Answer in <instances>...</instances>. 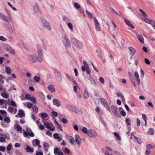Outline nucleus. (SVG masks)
I'll return each mask as SVG.
<instances>
[{
  "label": "nucleus",
  "mask_w": 155,
  "mask_h": 155,
  "mask_svg": "<svg viewBox=\"0 0 155 155\" xmlns=\"http://www.w3.org/2000/svg\"><path fill=\"white\" fill-rule=\"evenodd\" d=\"M145 63L148 65H150V61L147 58H145L144 59Z\"/></svg>",
  "instance_id": "obj_56"
},
{
  "label": "nucleus",
  "mask_w": 155,
  "mask_h": 155,
  "mask_svg": "<svg viewBox=\"0 0 155 155\" xmlns=\"http://www.w3.org/2000/svg\"><path fill=\"white\" fill-rule=\"evenodd\" d=\"M7 4L14 11H16L17 10V9L13 6L9 2H7Z\"/></svg>",
  "instance_id": "obj_40"
},
{
  "label": "nucleus",
  "mask_w": 155,
  "mask_h": 155,
  "mask_svg": "<svg viewBox=\"0 0 155 155\" xmlns=\"http://www.w3.org/2000/svg\"><path fill=\"white\" fill-rule=\"evenodd\" d=\"M25 150L27 152H30V153H32L34 151V149L33 148H31L29 146H27L25 148Z\"/></svg>",
  "instance_id": "obj_17"
},
{
  "label": "nucleus",
  "mask_w": 155,
  "mask_h": 155,
  "mask_svg": "<svg viewBox=\"0 0 155 155\" xmlns=\"http://www.w3.org/2000/svg\"><path fill=\"white\" fill-rule=\"evenodd\" d=\"M83 64L84 66H82L81 67L82 70L83 71H85V68L89 67V66L87 62L85 61H83Z\"/></svg>",
  "instance_id": "obj_14"
},
{
  "label": "nucleus",
  "mask_w": 155,
  "mask_h": 155,
  "mask_svg": "<svg viewBox=\"0 0 155 155\" xmlns=\"http://www.w3.org/2000/svg\"><path fill=\"white\" fill-rule=\"evenodd\" d=\"M53 104L57 107H59L61 105L60 101L57 99H54L53 100Z\"/></svg>",
  "instance_id": "obj_10"
},
{
  "label": "nucleus",
  "mask_w": 155,
  "mask_h": 155,
  "mask_svg": "<svg viewBox=\"0 0 155 155\" xmlns=\"http://www.w3.org/2000/svg\"><path fill=\"white\" fill-rule=\"evenodd\" d=\"M42 22L44 26L47 28L48 30H50L51 29V27L50 25L45 20H42Z\"/></svg>",
  "instance_id": "obj_8"
},
{
  "label": "nucleus",
  "mask_w": 155,
  "mask_h": 155,
  "mask_svg": "<svg viewBox=\"0 0 155 155\" xmlns=\"http://www.w3.org/2000/svg\"><path fill=\"white\" fill-rule=\"evenodd\" d=\"M135 139L136 140L137 142L139 144H140L142 143V141L140 139L137 137H134Z\"/></svg>",
  "instance_id": "obj_28"
},
{
  "label": "nucleus",
  "mask_w": 155,
  "mask_h": 155,
  "mask_svg": "<svg viewBox=\"0 0 155 155\" xmlns=\"http://www.w3.org/2000/svg\"><path fill=\"white\" fill-rule=\"evenodd\" d=\"M84 96L85 98H87L89 97L88 93L86 90L84 91Z\"/></svg>",
  "instance_id": "obj_31"
},
{
  "label": "nucleus",
  "mask_w": 155,
  "mask_h": 155,
  "mask_svg": "<svg viewBox=\"0 0 155 155\" xmlns=\"http://www.w3.org/2000/svg\"><path fill=\"white\" fill-rule=\"evenodd\" d=\"M52 114L54 117H56L58 115V113L54 111H53L52 112Z\"/></svg>",
  "instance_id": "obj_62"
},
{
  "label": "nucleus",
  "mask_w": 155,
  "mask_h": 155,
  "mask_svg": "<svg viewBox=\"0 0 155 155\" xmlns=\"http://www.w3.org/2000/svg\"><path fill=\"white\" fill-rule=\"evenodd\" d=\"M10 104L12 106L17 107L16 103L15 101H11Z\"/></svg>",
  "instance_id": "obj_53"
},
{
  "label": "nucleus",
  "mask_w": 155,
  "mask_h": 155,
  "mask_svg": "<svg viewBox=\"0 0 155 155\" xmlns=\"http://www.w3.org/2000/svg\"><path fill=\"white\" fill-rule=\"evenodd\" d=\"M82 131V132L83 133H84V134H86V133L87 134V132H88L87 129L86 127H84L83 128Z\"/></svg>",
  "instance_id": "obj_44"
},
{
  "label": "nucleus",
  "mask_w": 155,
  "mask_h": 155,
  "mask_svg": "<svg viewBox=\"0 0 155 155\" xmlns=\"http://www.w3.org/2000/svg\"><path fill=\"white\" fill-rule=\"evenodd\" d=\"M66 107L68 108L70 110L72 111H76V108L72 105L70 104H67L66 105Z\"/></svg>",
  "instance_id": "obj_20"
},
{
  "label": "nucleus",
  "mask_w": 155,
  "mask_h": 155,
  "mask_svg": "<svg viewBox=\"0 0 155 155\" xmlns=\"http://www.w3.org/2000/svg\"><path fill=\"white\" fill-rule=\"evenodd\" d=\"M5 49L7 51L11 54H14L15 53L14 50L8 45H6L5 47Z\"/></svg>",
  "instance_id": "obj_6"
},
{
  "label": "nucleus",
  "mask_w": 155,
  "mask_h": 155,
  "mask_svg": "<svg viewBox=\"0 0 155 155\" xmlns=\"http://www.w3.org/2000/svg\"><path fill=\"white\" fill-rule=\"evenodd\" d=\"M66 76L68 79L72 81L74 84H75L76 86L78 85L76 82L75 81L72 77L68 74H66Z\"/></svg>",
  "instance_id": "obj_13"
},
{
  "label": "nucleus",
  "mask_w": 155,
  "mask_h": 155,
  "mask_svg": "<svg viewBox=\"0 0 155 155\" xmlns=\"http://www.w3.org/2000/svg\"><path fill=\"white\" fill-rule=\"evenodd\" d=\"M40 79V77L37 76H35L34 78V80L36 82H38Z\"/></svg>",
  "instance_id": "obj_37"
},
{
  "label": "nucleus",
  "mask_w": 155,
  "mask_h": 155,
  "mask_svg": "<svg viewBox=\"0 0 155 155\" xmlns=\"http://www.w3.org/2000/svg\"><path fill=\"white\" fill-rule=\"evenodd\" d=\"M75 141L78 145H80L81 141V139L79 136L77 135H75Z\"/></svg>",
  "instance_id": "obj_11"
},
{
  "label": "nucleus",
  "mask_w": 155,
  "mask_h": 155,
  "mask_svg": "<svg viewBox=\"0 0 155 155\" xmlns=\"http://www.w3.org/2000/svg\"><path fill=\"white\" fill-rule=\"evenodd\" d=\"M26 131L28 134V135L31 137H33L34 136V134L32 131L29 128H26Z\"/></svg>",
  "instance_id": "obj_19"
},
{
  "label": "nucleus",
  "mask_w": 155,
  "mask_h": 155,
  "mask_svg": "<svg viewBox=\"0 0 155 155\" xmlns=\"http://www.w3.org/2000/svg\"><path fill=\"white\" fill-rule=\"evenodd\" d=\"M68 139L70 141L71 143L72 144H73L74 142V138L71 136H69Z\"/></svg>",
  "instance_id": "obj_24"
},
{
  "label": "nucleus",
  "mask_w": 155,
  "mask_h": 155,
  "mask_svg": "<svg viewBox=\"0 0 155 155\" xmlns=\"http://www.w3.org/2000/svg\"><path fill=\"white\" fill-rule=\"evenodd\" d=\"M12 146L11 144H9L6 147V150L8 151L10 150Z\"/></svg>",
  "instance_id": "obj_52"
},
{
  "label": "nucleus",
  "mask_w": 155,
  "mask_h": 155,
  "mask_svg": "<svg viewBox=\"0 0 155 155\" xmlns=\"http://www.w3.org/2000/svg\"><path fill=\"white\" fill-rule=\"evenodd\" d=\"M54 122H55V123L58 126V127L60 128V130H61L63 131V130L61 126V125H60L56 120H54Z\"/></svg>",
  "instance_id": "obj_43"
},
{
  "label": "nucleus",
  "mask_w": 155,
  "mask_h": 155,
  "mask_svg": "<svg viewBox=\"0 0 155 155\" xmlns=\"http://www.w3.org/2000/svg\"><path fill=\"white\" fill-rule=\"evenodd\" d=\"M130 79L132 83L133 84V86L135 87L137 85L135 83V81L134 77L132 78H130Z\"/></svg>",
  "instance_id": "obj_29"
},
{
  "label": "nucleus",
  "mask_w": 155,
  "mask_h": 155,
  "mask_svg": "<svg viewBox=\"0 0 155 155\" xmlns=\"http://www.w3.org/2000/svg\"><path fill=\"white\" fill-rule=\"evenodd\" d=\"M136 36L138 39L142 43H143L144 42V38L142 36L138 34H136Z\"/></svg>",
  "instance_id": "obj_15"
},
{
  "label": "nucleus",
  "mask_w": 155,
  "mask_h": 155,
  "mask_svg": "<svg viewBox=\"0 0 155 155\" xmlns=\"http://www.w3.org/2000/svg\"><path fill=\"white\" fill-rule=\"evenodd\" d=\"M48 89L51 92L53 93L55 91V89L53 85L50 84L48 87Z\"/></svg>",
  "instance_id": "obj_12"
},
{
  "label": "nucleus",
  "mask_w": 155,
  "mask_h": 155,
  "mask_svg": "<svg viewBox=\"0 0 155 155\" xmlns=\"http://www.w3.org/2000/svg\"><path fill=\"white\" fill-rule=\"evenodd\" d=\"M43 147L44 148L45 150L46 151H48V148L49 147V146L48 143L46 142H44L43 143Z\"/></svg>",
  "instance_id": "obj_22"
},
{
  "label": "nucleus",
  "mask_w": 155,
  "mask_h": 155,
  "mask_svg": "<svg viewBox=\"0 0 155 155\" xmlns=\"http://www.w3.org/2000/svg\"><path fill=\"white\" fill-rule=\"evenodd\" d=\"M5 69L6 73L9 75L11 74V70L9 67H5Z\"/></svg>",
  "instance_id": "obj_26"
},
{
  "label": "nucleus",
  "mask_w": 155,
  "mask_h": 155,
  "mask_svg": "<svg viewBox=\"0 0 155 155\" xmlns=\"http://www.w3.org/2000/svg\"><path fill=\"white\" fill-rule=\"evenodd\" d=\"M101 104L109 111H110V107L107 101L104 98H101L100 99Z\"/></svg>",
  "instance_id": "obj_3"
},
{
  "label": "nucleus",
  "mask_w": 155,
  "mask_h": 155,
  "mask_svg": "<svg viewBox=\"0 0 155 155\" xmlns=\"http://www.w3.org/2000/svg\"><path fill=\"white\" fill-rule=\"evenodd\" d=\"M33 10L36 13L38 12L39 11V9L37 5H35L34 6Z\"/></svg>",
  "instance_id": "obj_27"
},
{
  "label": "nucleus",
  "mask_w": 155,
  "mask_h": 155,
  "mask_svg": "<svg viewBox=\"0 0 155 155\" xmlns=\"http://www.w3.org/2000/svg\"><path fill=\"white\" fill-rule=\"evenodd\" d=\"M124 21L126 24L129 28L133 29L135 28L134 26L131 24L129 20L125 19Z\"/></svg>",
  "instance_id": "obj_9"
},
{
  "label": "nucleus",
  "mask_w": 155,
  "mask_h": 155,
  "mask_svg": "<svg viewBox=\"0 0 155 155\" xmlns=\"http://www.w3.org/2000/svg\"><path fill=\"white\" fill-rule=\"evenodd\" d=\"M137 125L138 127H139L140 125V120L138 118H137Z\"/></svg>",
  "instance_id": "obj_57"
},
{
  "label": "nucleus",
  "mask_w": 155,
  "mask_h": 155,
  "mask_svg": "<svg viewBox=\"0 0 155 155\" xmlns=\"http://www.w3.org/2000/svg\"><path fill=\"white\" fill-rule=\"evenodd\" d=\"M87 135L91 138L95 137L97 136V134L96 131L92 129L88 130Z\"/></svg>",
  "instance_id": "obj_4"
},
{
  "label": "nucleus",
  "mask_w": 155,
  "mask_h": 155,
  "mask_svg": "<svg viewBox=\"0 0 155 155\" xmlns=\"http://www.w3.org/2000/svg\"><path fill=\"white\" fill-rule=\"evenodd\" d=\"M59 151L58 148V147H56L54 149V153L55 155H57Z\"/></svg>",
  "instance_id": "obj_42"
},
{
  "label": "nucleus",
  "mask_w": 155,
  "mask_h": 155,
  "mask_svg": "<svg viewBox=\"0 0 155 155\" xmlns=\"http://www.w3.org/2000/svg\"><path fill=\"white\" fill-rule=\"evenodd\" d=\"M45 126L48 129L50 126L49 124L47 122H45L44 124Z\"/></svg>",
  "instance_id": "obj_51"
},
{
  "label": "nucleus",
  "mask_w": 155,
  "mask_h": 155,
  "mask_svg": "<svg viewBox=\"0 0 155 155\" xmlns=\"http://www.w3.org/2000/svg\"><path fill=\"white\" fill-rule=\"evenodd\" d=\"M18 115L19 117L20 118H21L25 116L24 112L22 110H19L18 111Z\"/></svg>",
  "instance_id": "obj_21"
},
{
  "label": "nucleus",
  "mask_w": 155,
  "mask_h": 155,
  "mask_svg": "<svg viewBox=\"0 0 155 155\" xmlns=\"http://www.w3.org/2000/svg\"><path fill=\"white\" fill-rule=\"evenodd\" d=\"M71 41L72 44V47L74 49H77L78 48L81 49L82 48V44L80 41L77 39L72 38Z\"/></svg>",
  "instance_id": "obj_2"
},
{
  "label": "nucleus",
  "mask_w": 155,
  "mask_h": 155,
  "mask_svg": "<svg viewBox=\"0 0 155 155\" xmlns=\"http://www.w3.org/2000/svg\"><path fill=\"white\" fill-rule=\"evenodd\" d=\"M37 52L39 58H37V55L34 54H31L28 56V60L29 62L31 63H35L37 61L40 62L42 61L43 56V50L41 48V45L38 44L37 45Z\"/></svg>",
  "instance_id": "obj_1"
},
{
  "label": "nucleus",
  "mask_w": 155,
  "mask_h": 155,
  "mask_svg": "<svg viewBox=\"0 0 155 155\" xmlns=\"http://www.w3.org/2000/svg\"><path fill=\"white\" fill-rule=\"evenodd\" d=\"M152 27L155 29V22L152 21L150 22V24Z\"/></svg>",
  "instance_id": "obj_54"
},
{
  "label": "nucleus",
  "mask_w": 155,
  "mask_h": 155,
  "mask_svg": "<svg viewBox=\"0 0 155 155\" xmlns=\"http://www.w3.org/2000/svg\"><path fill=\"white\" fill-rule=\"evenodd\" d=\"M0 40L3 41H6L7 39L3 36H0Z\"/></svg>",
  "instance_id": "obj_63"
},
{
  "label": "nucleus",
  "mask_w": 155,
  "mask_h": 155,
  "mask_svg": "<svg viewBox=\"0 0 155 155\" xmlns=\"http://www.w3.org/2000/svg\"><path fill=\"white\" fill-rule=\"evenodd\" d=\"M0 18L3 20L9 23L7 17H6L5 15L2 14Z\"/></svg>",
  "instance_id": "obj_23"
},
{
  "label": "nucleus",
  "mask_w": 155,
  "mask_h": 155,
  "mask_svg": "<svg viewBox=\"0 0 155 155\" xmlns=\"http://www.w3.org/2000/svg\"><path fill=\"white\" fill-rule=\"evenodd\" d=\"M117 95L118 97H120L122 100H124V98L123 94L121 93H117Z\"/></svg>",
  "instance_id": "obj_39"
},
{
  "label": "nucleus",
  "mask_w": 155,
  "mask_h": 155,
  "mask_svg": "<svg viewBox=\"0 0 155 155\" xmlns=\"http://www.w3.org/2000/svg\"><path fill=\"white\" fill-rule=\"evenodd\" d=\"M53 136L54 138L55 139H58V137H59L58 135V134L57 133H55L53 134Z\"/></svg>",
  "instance_id": "obj_59"
},
{
  "label": "nucleus",
  "mask_w": 155,
  "mask_h": 155,
  "mask_svg": "<svg viewBox=\"0 0 155 155\" xmlns=\"http://www.w3.org/2000/svg\"><path fill=\"white\" fill-rule=\"evenodd\" d=\"M141 77L143 78L144 75V72L142 69H141L140 71Z\"/></svg>",
  "instance_id": "obj_48"
},
{
  "label": "nucleus",
  "mask_w": 155,
  "mask_h": 155,
  "mask_svg": "<svg viewBox=\"0 0 155 155\" xmlns=\"http://www.w3.org/2000/svg\"><path fill=\"white\" fill-rule=\"evenodd\" d=\"M14 110V108L13 107H9L8 108L7 110L9 112L11 113H12Z\"/></svg>",
  "instance_id": "obj_35"
},
{
  "label": "nucleus",
  "mask_w": 155,
  "mask_h": 155,
  "mask_svg": "<svg viewBox=\"0 0 155 155\" xmlns=\"http://www.w3.org/2000/svg\"><path fill=\"white\" fill-rule=\"evenodd\" d=\"M94 21V25L95 26V28L96 31H100L101 30L100 27V25L98 21L95 17L93 18Z\"/></svg>",
  "instance_id": "obj_5"
},
{
  "label": "nucleus",
  "mask_w": 155,
  "mask_h": 155,
  "mask_svg": "<svg viewBox=\"0 0 155 155\" xmlns=\"http://www.w3.org/2000/svg\"><path fill=\"white\" fill-rule=\"evenodd\" d=\"M111 108L112 111L117 117H119L120 116V115L117 113V108L115 106H112Z\"/></svg>",
  "instance_id": "obj_7"
},
{
  "label": "nucleus",
  "mask_w": 155,
  "mask_h": 155,
  "mask_svg": "<svg viewBox=\"0 0 155 155\" xmlns=\"http://www.w3.org/2000/svg\"><path fill=\"white\" fill-rule=\"evenodd\" d=\"M30 101H32L33 103H35L36 102V100L35 97H31L30 99Z\"/></svg>",
  "instance_id": "obj_46"
},
{
  "label": "nucleus",
  "mask_w": 155,
  "mask_h": 155,
  "mask_svg": "<svg viewBox=\"0 0 155 155\" xmlns=\"http://www.w3.org/2000/svg\"><path fill=\"white\" fill-rule=\"evenodd\" d=\"M85 71H86V72L87 74H88L90 75L91 73V71L89 67L86 68Z\"/></svg>",
  "instance_id": "obj_47"
},
{
  "label": "nucleus",
  "mask_w": 155,
  "mask_h": 155,
  "mask_svg": "<svg viewBox=\"0 0 155 155\" xmlns=\"http://www.w3.org/2000/svg\"><path fill=\"white\" fill-rule=\"evenodd\" d=\"M1 95L4 98H7L8 97V95L7 94V93H2Z\"/></svg>",
  "instance_id": "obj_49"
},
{
  "label": "nucleus",
  "mask_w": 155,
  "mask_h": 155,
  "mask_svg": "<svg viewBox=\"0 0 155 155\" xmlns=\"http://www.w3.org/2000/svg\"><path fill=\"white\" fill-rule=\"evenodd\" d=\"M39 115L41 116L42 119L46 118L48 115L46 113H42L41 114V115L40 114H39Z\"/></svg>",
  "instance_id": "obj_25"
},
{
  "label": "nucleus",
  "mask_w": 155,
  "mask_h": 155,
  "mask_svg": "<svg viewBox=\"0 0 155 155\" xmlns=\"http://www.w3.org/2000/svg\"><path fill=\"white\" fill-rule=\"evenodd\" d=\"M74 6L77 9L80 8L81 7L80 5L77 3H74Z\"/></svg>",
  "instance_id": "obj_45"
},
{
  "label": "nucleus",
  "mask_w": 155,
  "mask_h": 155,
  "mask_svg": "<svg viewBox=\"0 0 155 155\" xmlns=\"http://www.w3.org/2000/svg\"><path fill=\"white\" fill-rule=\"evenodd\" d=\"M99 81L102 84H104V79L102 77H100L99 78Z\"/></svg>",
  "instance_id": "obj_64"
},
{
  "label": "nucleus",
  "mask_w": 155,
  "mask_h": 155,
  "mask_svg": "<svg viewBox=\"0 0 155 155\" xmlns=\"http://www.w3.org/2000/svg\"><path fill=\"white\" fill-rule=\"evenodd\" d=\"M27 107L29 108H31L32 107V104L30 102H27Z\"/></svg>",
  "instance_id": "obj_61"
},
{
  "label": "nucleus",
  "mask_w": 155,
  "mask_h": 155,
  "mask_svg": "<svg viewBox=\"0 0 155 155\" xmlns=\"http://www.w3.org/2000/svg\"><path fill=\"white\" fill-rule=\"evenodd\" d=\"M87 79L88 80H90L91 83L93 84H95V81L94 79L91 77V76L90 75L89 77L87 78Z\"/></svg>",
  "instance_id": "obj_30"
},
{
  "label": "nucleus",
  "mask_w": 155,
  "mask_h": 155,
  "mask_svg": "<svg viewBox=\"0 0 155 155\" xmlns=\"http://www.w3.org/2000/svg\"><path fill=\"white\" fill-rule=\"evenodd\" d=\"M33 141L35 142V144H36V145H38V144H40V141L38 139H34L33 140Z\"/></svg>",
  "instance_id": "obj_55"
},
{
  "label": "nucleus",
  "mask_w": 155,
  "mask_h": 155,
  "mask_svg": "<svg viewBox=\"0 0 155 155\" xmlns=\"http://www.w3.org/2000/svg\"><path fill=\"white\" fill-rule=\"evenodd\" d=\"M154 131L152 128H150L149 130L148 134L150 135H153L154 134Z\"/></svg>",
  "instance_id": "obj_34"
},
{
  "label": "nucleus",
  "mask_w": 155,
  "mask_h": 155,
  "mask_svg": "<svg viewBox=\"0 0 155 155\" xmlns=\"http://www.w3.org/2000/svg\"><path fill=\"white\" fill-rule=\"evenodd\" d=\"M126 122L127 125H130V121L129 119L127 118L126 119Z\"/></svg>",
  "instance_id": "obj_50"
},
{
  "label": "nucleus",
  "mask_w": 155,
  "mask_h": 155,
  "mask_svg": "<svg viewBox=\"0 0 155 155\" xmlns=\"http://www.w3.org/2000/svg\"><path fill=\"white\" fill-rule=\"evenodd\" d=\"M86 13L88 17L90 18H92L93 17V15L92 14L89 12L87 10L86 11Z\"/></svg>",
  "instance_id": "obj_32"
},
{
  "label": "nucleus",
  "mask_w": 155,
  "mask_h": 155,
  "mask_svg": "<svg viewBox=\"0 0 155 155\" xmlns=\"http://www.w3.org/2000/svg\"><path fill=\"white\" fill-rule=\"evenodd\" d=\"M16 129L17 130L19 131H21L22 130V128L19 125H18L17 126Z\"/></svg>",
  "instance_id": "obj_60"
},
{
  "label": "nucleus",
  "mask_w": 155,
  "mask_h": 155,
  "mask_svg": "<svg viewBox=\"0 0 155 155\" xmlns=\"http://www.w3.org/2000/svg\"><path fill=\"white\" fill-rule=\"evenodd\" d=\"M4 121L5 123H8L10 121V119L9 117H5L4 118Z\"/></svg>",
  "instance_id": "obj_38"
},
{
  "label": "nucleus",
  "mask_w": 155,
  "mask_h": 155,
  "mask_svg": "<svg viewBox=\"0 0 155 155\" xmlns=\"http://www.w3.org/2000/svg\"><path fill=\"white\" fill-rule=\"evenodd\" d=\"M146 148L147 149H153L154 148V147L151 144H148L146 145Z\"/></svg>",
  "instance_id": "obj_41"
},
{
  "label": "nucleus",
  "mask_w": 155,
  "mask_h": 155,
  "mask_svg": "<svg viewBox=\"0 0 155 155\" xmlns=\"http://www.w3.org/2000/svg\"><path fill=\"white\" fill-rule=\"evenodd\" d=\"M31 97L30 95L28 94H27L25 95V98L27 100H30L31 98Z\"/></svg>",
  "instance_id": "obj_58"
},
{
  "label": "nucleus",
  "mask_w": 155,
  "mask_h": 155,
  "mask_svg": "<svg viewBox=\"0 0 155 155\" xmlns=\"http://www.w3.org/2000/svg\"><path fill=\"white\" fill-rule=\"evenodd\" d=\"M32 109L33 111L35 113H36L38 112V107L35 105L34 106L32 107Z\"/></svg>",
  "instance_id": "obj_36"
},
{
  "label": "nucleus",
  "mask_w": 155,
  "mask_h": 155,
  "mask_svg": "<svg viewBox=\"0 0 155 155\" xmlns=\"http://www.w3.org/2000/svg\"><path fill=\"white\" fill-rule=\"evenodd\" d=\"M134 76L137 81V82L138 85H139L140 83V81L139 78L138 74L137 71L135 72Z\"/></svg>",
  "instance_id": "obj_18"
},
{
  "label": "nucleus",
  "mask_w": 155,
  "mask_h": 155,
  "mask_svg": "<svg viewBox=\"0 0 155 155\" xmlns=\"http://www.w3.org/2000/svg\"><path fill=\"white\" fill-rule=\"evenodd\" d=\"M146 15L144 16V21H145L146 22V23H148V24H150V22H151V21H152V20H151L149 21V20H148V19L146 17Z\"/></svg>",
  "instance_id": "obj_33"
},
{
  "label": "nucleus",
  "mask_w": 155,
  "mask_h": 155,
  "mask_svg": "<svg viewBox=\"0 0 155 155\" xmlns=\"http://www.w3.org/2000/svg\"><path fill=\"white\" fill-rule=\"evenodd\" d=\"M128 49L130 52V54L132 56H134L136 52L135 49L132 47H129Z\"/></svg>",
  "instance_id": "obj_16"
}]
</instances>
